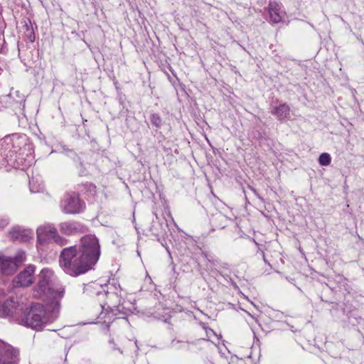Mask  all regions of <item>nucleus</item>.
<instances>
[{"label":"nucleus","instance_id":"obj_1","mask_svg":"<svg viewBox=\"0 0 364 364\" xmlns=\"http://www.w3.org/2000/svg\"><path fill=\"white\" fill-rule=\"evenodd\" d=\"M100 253L98 239L92 235H86L81 238L79 245L63 249L60 266L66 274L77 277L92 269Z\"/></svg>","mask_w":364,"mask_h":364},{"label":"nucleus","instance_id":"obj_2","mask_svg":"<svg viewBox=\"0 0 364 364\" xmlns=\"http://www.w3.org/2000/svg\"><path fill=\"white\" fill-rule=\"evenodd\" d=\"M53 272L49 268H43L38 274V284L34 289V296L41 298L47 294L52 296V301L48 306V310L51 311L53 318H56L60 308V300L65 294L64 288H59L56 290L52 289L55 281Z\"/></svg>","mask_w":364,"mask_h":364},{"label":"nucleus","instance_id":"obj_3","mask_svg":"<svg viewBox=\"0 0 364 364\" xmlns=\"http://www.w3.org/2000/svg\"><path fill=\"white\" fill-rule=\"evenodd\" d=\"M46 310L40 304L33 306L28 314L20 317L18 323L31 328L40 330L48 321L45 316Z\"/></svg>","mask_w":364,"mask_h":364},{"label":"nucleus","instance_id":"obj_4","mask_svg":"<svg viewBox=\"0 0 364 364\" xmlns=\"http://www.w3.org/2000/svg\"><path fill=\"white\" fill-rule=\"evenodd\" d=\"M5 296V291L0 289V317L12 318L19 321L20 317L24 314L27 307L23 303L18 304L14 299L7 300L1 304Z\"/></svg>","mask_w":364,"mask_h":364},{"label":"nucleus","instance_id":"obj_5","mask_svg":"<svg viewBox=\"0 0 364 364\" xmlns=\"http://www.w3.org/2000/svg\"><path fill=\"white\" fill-rule=\"evenodd\" d=\"M38 243L43 245L47 242H53L60 246L67 244V240L58 233L57 229L53 224H44L39 226L36 230Z\"/></svg>","mask_w":364,"mask_h":364},{"label":"nucleus","instance_id":"obj_6","mask_svg":"<svg viewBox=\"0 0 364 364\" xmlns=\"http://www.w3.org/2000/svg\"><path fill=\"white\" fill-rule=\"evenodd\" d=\"M25 252L18 251L14 257L0 253V272L5 276L14 274L18 267L26 261Z\"/></svg>","mask_w":364,"mask_h":364},{"label":"nucleus","instance_id":"obj_7","mask_svg":"<svg viewBox=\"0 0 364 364\" xmlns=\"http://www.w3.org/2000/svg\"><path fill=\"white\" fill-rule=\"evenodd\" d=\"M62 210L67 214H76L83 209V203L76 193L67 194L61 202Z\"/></svg>","mask_w":364,"mask_h":364},{"label":"nucleus","instance_id":"obj_8","mask_svg":"<svg viewBox=\"0 0 364 364\" xmlns=\"http://www.w3.org/2000/svg\"><path fill=\"white\" fill-rule=\"evenodd\" d=\"M36 267L34 265L29 264L25 267L13 279V284L15 287H27L34 282V272Z\"/></svg>","mask_w":364,"mask_h":364},{"label":"nucleus","instance_id":"obj_9","mask_svg":"<svg viewBox=\"0 0 364 364\" xmlns=\"http://www.w3.org/2000/svg\"><path fill=\"white\" fill-rule=\"evenodd\" d=\"M18 362V350L2 341V345L0 346V363L1 364H17Z\"/></svg>","mask_w":364,"mask_h":364},{"label":"nucleus","instance_id":"obj_10","mask_svg":"<svg viewBox=\"0 0 364 364\" xmlns=\"http://www.w3.org/2000/svg\"><path fill=\"white\" fill-rule=\"evenodd\" d=\"M269 20L273 23H278L283 19L285 12L282 10V5L277 1H270L268 5Z\"/></svg>","mask_w":364,"mask_h":364},{"label":"nucleus","instance_id":"obj_11","mask_svg":"<svg viewBox=\"0 0 364 364\" xmlns=\"http://www.w3.org/2000/svg\"><path fill=\"white\" fill-rule=\"evenodd\" d=\"M9 236L13 240L27 242L33 237V234L29 230L21 229L19 227H16L9 232Z\"/></svg>","mask_w":364,"mask_h":364},{"label":"nucleus","instance_id":"obj_12","mask_svg":"<svg viewBox=\"0 0 364 364\" xmlns=\"http://www.w3.org/2000/svg\"><path fill=\"white\" fill-rule=\"evenodd\" d=\"M271 112L278 120L283 121L289 117L290 107L286 103L280 104L274 107Z\"/></svg>","mask_w":364,"mask_h":364},{"label":"nucleus","instance_id":"obj_13","mask_svg":"<svg viewBox=\"0 0 364 364\" xmlns=\"http://www.w3.org/2000/svg\"><path fill=\"white\" fill-rule=\"evenodd\" d=\"M60 230L62 233L68 235L75 234L80 229V225L77 222H63L59 225Z\"/></svg>","mask_w":364,"mask_h":364},{"label":"nucleus","instance_id":"obj_14","mask_svg":"<svg viewBox=\"0 0 364 364\" xmlns=\"http://www.w3.org/2000/svg\"><path fill=\"white\" fill-rule=\"evenodd\" d=\"M33 161V157L31 155H28L26 158L23 157V153H19L16 156L14 166L18 168L25 169L30 166Z\"/></svg>","mask_w":364,"mask_h":364},{"label":"nucleus","instance_id":"obj_15","mask_svg":"<svg viewBox=\"0 0 364 364\" xmlns=\"http://www.w3.org/2000/svg\"><path fill=\"white\" fill-rule=\"evenodd\" d=\"M86 290L90 291L92 294H96L97 296L102 295L105 296L107 295V292L104 288V287L97 282H93L87 285Z\"/></svg>","mask_w":364,"mask_h":364},{"label":"nucleus","instance_id":"obj_16","mask_svg":"<svg viewBox=\"0 0 364 364\" xmlns=\"http://www.w3.org/2000/svg\"><path fill=\"white\" fill-rule=\"evenodd\" d=\"M331 162V157L328 153H323L318 157V163L321 166H328Z\"/></svg>","mask_w":364,"mask_h":364},{"label":"nucleus","instance_id":"obj_17","mask_svg":"<svg viewBox=\"0 0 364 364\" xmlns=\"http://www.w3.org/2000/svg\"><path fill=\"white\" fill-rule=\"evenodd\" d=\"M151 124L156 127L159 128L161 125V118L157 114H153L151 115L150 118Z\"/></svg>","mask_w":364,"mask_h":364},{"label":"nucleus","instance_id":"obj_18","mask_svg":"<svg viewBox=\"0 0 364 364\" xmlns=\"http://www.w3.org/2000/svg\"><path fill=\"white\" fill-rule=\"evenodd\" d=\"M26 35L28 37L30 42L33 43L35 41V35L33 28H30L26 24Z\"/></svg>","mask_w":364,"mask_h":364},{"label":"nucleus","instance_id":"obj_19","mask_svg":"<svg viewBox=\"0 0 364 364\" xmlns=\"http://www.w3.org/2000/svg\"><path fill=\"white\" fill-rule=\"evenodd\" d=\"M9 224V220L6 218L0 219V229L4 228Z\"/></svg>","mask_w":364,"mask_h":364},{"label":"nucleus","instance_id":"obj_20","mask_svg":"<svg viewBox=\"0 0 364 364\" xmlns=\"http://www.w3.org/2000/svg\"><path fill=\"white\" fill-rule=\"evenodd\" d=\"M101 307H102V310H105V311H108L109 309H111L110 306L107 303L101 304Z\"/></svg>","mask_w":364,"mask_h":364},{"label":"nucleus","instance_id":"obj_21","mask_svg":"<svg viewBox=\"0 0 364 364\" xmlns=\"http://www.w3.org/2000/svg\"><path fill=\"white\" fill-rule=\"evenodd\" d=\"M109 342H110V343H112L114 344V346H115V344L114 343V342H113V340H112H112H110V341H109ZM114 348V350H117V348H116L115 346H114V348ZM117 350H118V348H117ZM119 350L120 351V353H122V350H120L119 349Z\"/></svg>","mask_w":364,"mask_h":364},{"label":"nucleus","instance_id":"obj_22","mask_svg":"<svg viewBox=\"0 0 364 364\" xmlns=\"http://www.w3.org/2000/svg\"><path fill=\"white\" fill-rule=\"evenodd\" d=\"M262 255H263V259H264V262H265V263H267V260H266V259H265V257H264V252H262Z\"/></svg>","mask_w":364,"mask_h":364},{"label":"nucleus","instance_id":"obj_23","mask_svg":"<svg viewBox=\"0 0 364 364\" xmlns=\"http://www.w3.org/2000/svg\"><path fill=\"white\" fill-rule=\"evenodd\" d=\"M2 146H3V143H1V142H0V149H2ZM1 155H2V154L1 153V154H0V156H1Z\"/></svg>","mask_w":364,"mask_h":364},{"label":"nucleus","instance_id":"obj_24","mask_svg":"<svg viewBox=\"0 0 364 364\" xmlns=\"http://www.w3.org/2000/svg\"><path fill=\"white\" fill-rule=\"evenodd\" d=\"M122 321H123V322H126V321H125L124 318H122Z\"/></svg>","mask_w":364,"mask_h":364},{"label":"nucleus","instance_id":"obj_25","mask_svg":"<svg viewBox=\"0 0 364 364\" xmlns=\"http://www.w3.org/2000/svg\"><path fill=\"white\" fill-rule=\"evenodd\" d=\"M2 345V340L0 339V346Z\"/></svg>","mask_w":364,"mask_h":364}]
</instances>
